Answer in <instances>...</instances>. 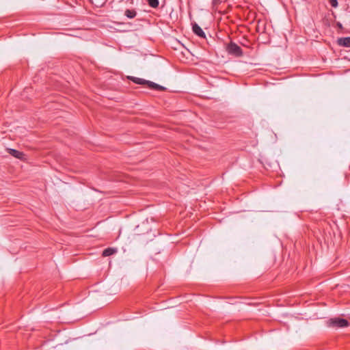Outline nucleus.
I'll list each match as a JSON object with an SVG mask.
<instances>
[{
  "label": "nucleus",
  "instance_id": "1",
  "mask_svg": "<svg viewBox=\"0 0 350 350\" xmlns=\"http://www.w3.org/2000/svg\"><path fill=\"white\" fill-rule=\"evenodd\" d=\"M128 79L136 84L146 85L150 89L159 91H163L166 89L165 87L160 85L154 82L148 81L142 78H138L135 77H129Z\"/></svg>",
  "mask_w": 350,
  "mask_h": 350
},
{
  "label": "nucleus",
  "instance_id": "2",
  "mask_svg": "<svg viewBox=\"0 0 350 350\" xmlns=\"http://www.w3.org/2000/svg\"><path fill=\"white\" fill-rule=\"evenodd\" d=\"M327 326L329 327L338 329L348 327L349 323L347 320L340 317L329 319L327 321Z\"/></svg>",
  "mask_w": 350,
  "mask_h": 350
},
{
  "label": "nucleus",
  "instance_id": "3",
  "mask_svg": "<svg viewBox=\"0 0 350 350\" xmlns=\"http://www.w3.org/2000/svg\"><path fill=\"white\" fill-rule=\"evenodd\" d=\"M226 51L228 54L234 55L235 57H241L243 55V51L241 48L236 43L230 42L226 46Z\"/></svg>",
  "mask_w": 350,
  "mask_h": 350
},
{
  "label": "nucleus",
  "instance_id": "4",
  "mask_svg": "<svg viewBox=\"0 0 350 350\" xmlns=\"http://www.w3.org/2000/svg\"><path fill=\"white\" fill-rule=\"evenodd\" d=\"M191 25H192V30L196 36H198L202 38H206L205 33L204 32L202 29L198 25V23H191Z\"/></svg>",
  "mask_w": 350,
  "mask_h": 350
},
{
  "label": "nucleus",
  "instance_id": "5",
  "mask_svg": "<svg viewBox=\"0 0 350 350\" xmlns=\"http://www.w3.org/2000/svg\"><path fill=\"white\" fill-rule=\"evenodd\" d=\"M337 44L340 46L350 47V37L338 38L337 40Z\"/></svg>",
  "mask_w": 350,
  "mask_h": 350
},
{
  "label": "nucleus",
  "instance_id": "6",
  "mask_svg": "<svg viewBox=\"0 0 350 350\" xmlns=\"http://www.w3.org/2000/svg\"><path fill=\"white\" fill-rule=\"evenodd\" d=\"M8 152L11 154L12 156L14 157L17 159H22L24 156V154L18 150H16L15 149L12 148H8Z\"/></svg>",
  "mask_w": 350,
  "mask_h": 350
},
{
  "label": "nucleus",
  "instance_id": "7",
  "mask_svg": "<svg viewBox=\"0 0 350 350\" xmlns=\"http://www.w3.org/2000/svg\"><path fill=\"white\" fill-rule=\"evenodd\" d=\"M117 252L116 248L108 247L103 250V256L105 257L111 256Z\"/></svg>",
  "mask_w": 350,
  "mask_h": 350
},
{
  "label": "nucleus",
  "instance_id": "8",
  "mask_svg": "<svg viewBox=\"0 0 350 350\" xmlns=\"http://www.w3.org/2000/svg\"><path fill=\"white\" fill-rule=\"evenodd\" d=\"M335 28L338 32L350 33V27H343L342 23H336Z\"/></svg>",
  "mask_w": 350,
  "mask_h": 350
},
{
  "label": "nucleus",
  "instance_id": "9",
  "mask_svg": "<svg viewBox=\"0 0 350 350\" xmlns=\"http://www.w3.org/2000/svg\"><path fill=\"white\" fill-rule=\"evenodd\" d=\"M92 5L95 7L100 8L105 5L107 0H90Z\"/></svg>",
  "mask_w": 350,
  "mask_h": 350
},
{
  "label": "nucleus",
  "instance_id": "10",
  "mask_svg": "<svg viewBox=\"0 0 350 350\" xmlns=\"http://www.w3.org/2000/svg\"><path fill=\"white\" fill-rule=\"evenodd\" d=\"M137 13L135 10H126L124 12V15L129 19L133 18Z\"/></svg>",
  "mask_w": 350,
  "mask_h": 350
},
{
  "label": "nucleus",
  "instance_id": "11",
  "mask_svg": "<svg viewBox=\"0 0 350 350\" xmlns=\"http://www.w3.org/2000/svg\"><path fill=\"white\" fill-rule=\"evenodd\" d=\"M148 5L152 8H157L159 6L158 0H147Z\"/></svg>",
  "mask_w": 350,
  "mask_h": 350
},
{
  "label": "nucleus",
  "instance_id": "12",
  "mask_svg": "<svg viewBox=\"0 0 350 350\" xmlns=\"http://www.w3.org/2000/svg\"><path fill=\"white\" fill-rule=\"evenodd\" d=\"M265 23H257V30L259 31L260 29H262V31H263L264 29H265Z\"/></svg>",
  "mask_w": 350,
  "mask_h": 350
},
{
  "label": "nucleus",
  "instance_id": "13",
  "mask_svg": "<svg viewBox=\"0 0 350 350\" xmlns=\"http://www.w3.org/2000/svg\"><path fill=\"white\" fill-rule=\"evenodd\" d=\"M329 3L333 8H336L338 6L337 0H329Z\"/></svg>",
  "mask_w": 350,
  "mask_h": 350
},
{
  "label": "nucleus",
  "instance_id": "14",
  "mask_svg": "<svg viewBox=\"0 0 350 350\" xmlns=\"http://www.w3.org/2000/svg\"><path fill=\"white\" fill-rule=\"evenodd\" d=\"M221 2V0H213V6L216 7Z\"/></svg>",
  "mask_w": 350,
  "mask_h": 350
},
{
  "label": "nucleus",
  "instance_id": "15",
  "mask_svg": "<svg viewBox=\"0 0 350 350\" xmlns=\"http://www.w3.org/2000/svg\"><path fill=\"white\" fill-rule=\"evenodd\" d=\"M71 36H73V34H70ZM74 36H77L76 35H74Z\"/></svg>",
  "mask_w": 350,
  "mask_h": 350
}]
</instances>
